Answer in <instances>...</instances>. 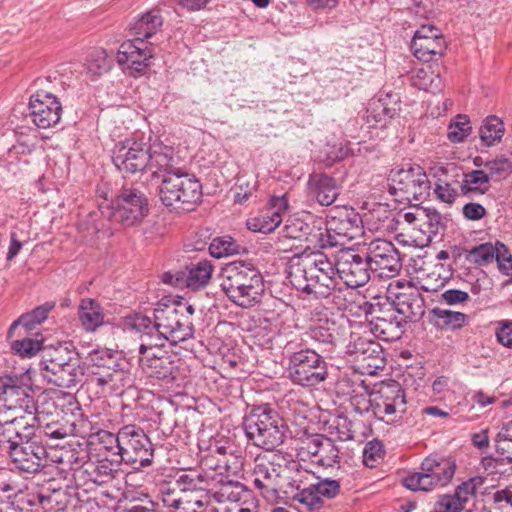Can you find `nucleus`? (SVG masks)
<instances>
[{
    "label": "nucleus",
    "instance_id": "obj_42",
    "mask_svg": "<svg viewBox=\"0 0 512 512\" xmlns=\"http://www.w3.org/2000/svg\"><path fill=\"white\" fill-rule=\"evenodd\" d=\"M317 221L307 223L300 218H290L282 228V235L287 239H306L312 243V234H314Z\"/></svg>",
    "mask_w": 512,
    "mask_h": 512
},
{
    "label": "nucleus",
    "instance_id": "obj_32",
    "mask_svg": "<svg viewBox=\"0 0 512 512\" xmlns=\"http://www.w3.org/2000/svg\"><path fill=\"white\" fill-rule=\"evenodd\" d=\"M163 19L159 11L151 10L142 14L134 23L130 25L131 35L135 41L144 45L145 39L152 37L162 26Z\"/></svg>",
    "mask_w": 512,
    "mask_h": 512
},
{
    "label": "nucleus",
    "instance_id": "obj_52",
    "mask_svg": "<svg viewBox=\"0 0 512 512\" xmlns=\"http://www.w3.org/2000/svg\"><path fill=\"white\" fill-rule=\"evenodd\" d=\"M239 244L230 236L217 237L209 245V252L215 258L233 255L239 252Z\"/></svg>",
    "mask_w": 512,
    "mask_h": 512
},
{
    "label": "nucleus",
    "instance_id": "obj_35",
    "mask_svg": "<svg viewBox=\"0 0 512 512\" xmlns=\"http://www.w3.org/2000/svg\"><path fill=\"white\" fill-rule=\"evenodd\" d=\"M91 383L102 388L108 386L112 390H118L130 384V377L119 366H112L111 370L92 371Z\"/></svg>",
    "mask_w": 512,
    "mask_h": 512
},
{
    "label": "nucleus",
    "instance_id": "obj_2",
    "mask_svg": "<svg viewBox=\"0 0 512 512\" xmlns=\"http://www.w3.org/2000/svg\"><path fill=\"white\" fill-rule=\"evenodd\" d=\"M220 286L227 297L243 308L254 306L264 292L261 273L252 264L231 262L220 272Z\"/></svg>",
    "mask_w": 512,
    "mask_h": 512
},
{
    "label": "nucleus",
    "instance_id": "obj_12",
    "mask_svg": "<svg viewBox=\"0 0 512 512\" xmlns=\"http://www.w3.org/2000/svg\"><path fill=\"white\" fill-rule=\"evenodd\" d=\"M25 434L27 437L18 441L9 456L19 470L36 473L44 467L47 451L40 438L35 434V423L25 426Z\"/></svg>",
    "mask_w": 512,
    "mask_h": 512
},
{
    "label": "nucleus",
    "instance_id": "obj_6",
    "mask_svg": "<svg viewBox=\"0 0 512 512\" xmlns=\"http://www.w3.org/2000/svg\"><path fill=\"white\" fill-rule=\"evenodd\" d=\"M391 193L397 196L400 202L417 205L430 195L431 182L427 174L419 165L409 163L394 168L389 175Z\"/></svg>",
    "mask_w": 512,
    "mask_h": 512
},
{
    "label": "nucleus",
    "instance_id": "obj_31",
    "mask_svg": "<svg viewBox=\"0 0 512 512\" xmlns=\"http://www.w3.org/2000/svg\"><path fill=\"white\" fill-rule=\"evenodd\" d=\"M42 376L48 382L58 387L72 388L82 381L84 371L79 360L72 361L59 369H52L50 372H43Z\"/></svg>",
    "mask_w": 512,
    "mask_h": 512
},
{
    "label": "nucleus",
    "instance_id": "obj_22",
    "mask_svg": "<svg viewBox=\"0 0 512 512\" xmlns=\"http://www.w3.org/2000/svg\"><path fill=\"white\" fill-rule=\"evenodd\" d=\"M313 254H295L289 260L288 278L298 291L314 296Z\"/></svg>",
    "mask_w": 512,
    "mask_h": 512
},
{
    "label": "nucleus",
    "instance_id": "obj_34",
    "mask_svg": "<svg viewBox=\"0 0 512 512\" xmlns=\"http://www.w3.org/2000/svg\"><path fill=\"white\" fill-rule=\"evenodd\" d=\"M72 361H79L76 353H72L66 346L43 349V356L40 362L41 373L50 372L52 369H59Z\"/></svg>",
    "mask_w": 512,
    "mask_h": 512
},
{
    "label": "nucleus",
    "instance_id": "obj_41",
    "mask_svg": "<svg viewBox=\"0 0 512 512\" xmlns=\"http://www.w3.org/2000/svg\"><path fill=\"white\" fill-rule=\"evenodd\" d=\"M433 170V176L436 178L433 188L434 194L439 201L452 205L458 197L457 189L446 179L447 172L445 168L438 167Z\"/></svg>",
    "mask_w": 512,
    "mask_h": 512
},
{
    "label": "nucleus",
    "instance_id": "obj_29",
    "mask_svg": "<svg viewBox=\"0 0 512 512\" xmlns=\"http://www.w3.org/2000/svg\"><path fill=\"white\" fill-rule=\"evenodd\" d=\"M399 110L397 99L392 100L391 95L380 96L373 99L369 103L367 109V119L376 127H385L390 119H392Z\"/></svg>",
    "mask_w": 512,
    "mask_h": 512
},
{
    "label": "nucleus",
    "instance_id": "obj_50",
    "mask_svg": "<svg viewBox=\"0 0 512 512\" xmlns=\"http://www.w3.org/2000/svg\"><path fill=\"white\" fill-rule=\"evenodd\" d=\"M350 338L349 345L347 346V352L349 354L371 357L379 352L380 346L366 337H361L356 333H352Z\"/></svg>",
    "mask_w": 512,
    "mask_h": 512
},
{
    "label": "nucleus",
    "instance_id": "obj_45",
    "mask_svg": "<svg viewBox=\"0 0 512 512\" xmlns=\"http://www.w3.org/2000/svg\"><path fill=\"white\" fill-rule=\"evenodd\" d=\"M504 130V124L500 118L496 116L487 117L479 131L481 142L487 147L495 145L502 139Z\"/></svg>",
    "mask_w": 512,
    "mask_h": 512
},
{
    "label": "nucleus",
    "instance_id": "obj_63",
    "mask_svg": "<svg viewBox=\"0 0 512 512\" xmlns=\"http://www.w3.org/2000/svg\"><path fill=\"white\" fill-rule=\"evenodd\" d=\"M484 484V478L481 476H476L468 479L459 485L455 492L457 497L461 498V500L466 503L470 497L474 496L477 489L480 488Z\"/></svg>",
    "mask_w": 512,
    "mask_h": 512
},
{
    "label": "nucleus",
    "instance_id": "obj_1",
    "mask_svg": "<svg viewBox=\"0 0 512 512\" xmlns=\"http://www.w3.org/2000/svg\"><path fill=\"white\" fill-rule=\"evenodd\" d=\"M175 304H160L154 309L153 319L136 314L128 325L141 334V338H151L152 341L177 345L193 336V323L190 319L182 318Z\"/></svg>",
    "mask_w": 512,
    "mask_h": 512
},
{
    "label": "nucleus",
    "instance_id": "obj_33",
    "mask_svg": "<svg viewBox=\"0 0 512 512\" xmlns=\"http://www.w3.org/2000/svg\"><path fill=\"white\" fill-rule=\"evenodd\" d=\"M78 318L86 331L94 332L104 323L103 308L98 301L83 298L78 307Z\"/></svg>",
    "mask_w": 512,
    "mask_h": 512
},
{
    "label": "nucleus",
    "instance_id": "obj_60",
    "mask_svg": "<svg viewBox=\"0 0 512 512\" xmlns=\"http://www.w3.org/2000/svg\"><path fill=\"white\" fill-rule=\"evenodd\" d=\"M495 250V245L491 243L481 244L470 250L469 259L480 266L488 264L494 260Z\"/></svg>",
    "mask_w": 512,
    "mask_h": 512
},
{
    "label": "nucleus",
    "instance_id": "obj_16",
    "mask_svg": "<svg viewBox=\"0 0 512 512\" xmlns=\"http://www.w3.org/2000/svg\"><path fill=\"white\" fill-rule=\"evenodd\" d=\"M112 161L124 173L140 172L149 164V150L145 144L136 141L119 142L112 151Z\"/></svg>",
    "mask_w": 512,
    "mask_h": 512
},
{
    "label": "nucleus",
    "instance_id": "obj_28",
    "mask_svg": "<svg viewBox=\"0 0 512 512\" xmlns=\"http://www.w3.org/2000/svg\"><path fill=\"white\" fill-rule=\"evenodd\" d=\"M218 494L226 495L229 501H233L234 509L231 512H258V499L239 482H229L220 493H216L214 496L216 497Z\"/></svg>",
    "mask_w": 512,
    "mask_h": 512
},
{
    "label": "nucleus",
    "instance_id": "obj_23",
    "mask_svg": "<svg viewBox=\"0 0 512 512\" xmlns=\"http://www.w3.org/2000/svg\"><path fill=\"white\" fill-rule=\"evenodd\" d=\"M393 312L406 325L408 322H416L425 313L424 299L414 288L408 287L406 291L395 295Z\"/></svg>",
    "mask_w": 512,
    "mask_h": 512
},
{
    "label": "nucleus",
    "instance_id": "obj_64",
    "mask_svg": "<svg viewBox=\"0 0 512 512\" xmlns=\"http://www.w3.org/2000/svg\"><path fill=\"white\" fill-rule=\"evenodd\" d=\"M465 503L461 498L457 497L456 492L454 495H443L435 504L436 512H460L464 509Z\"/></svg>",
    "mask_w": 512,
    "mask_h": 512
},
{
    "label": "nucleus",
    "instance_id": "obj_43",
    "mask_svg": "<svg viewBox=\"0 0 512 512\" xmlns=\"http://www.w3.org/2000/svg\"><path fill=\"white\" fill-rule=\"evenodd\" d=\"M114 472L113 463L107 459L87 464L83 471L87 474L88 480L97 485L110 482L114 478Z\"/></svg>",
    "mask_w": 512,
    "mask_h": 512
},
{
    "label": "nucleus",
    "instance_id": "obj_47",
    "mask_svg": "<svg viewBox=\"0 0 512 512\" xmlns=\"http://www.w3.org/2000/svg\"><path fill=\"white\" fill-rule=\"evenodd\" d=\"M312 243L317 244L320 248H332L343 246L346 241L342 236L336 235L329 229V223L321 220L317 221L314 234H312Z\"/></svg>",
    "mask_w": 512,
    "mask_h": 512
},
{
    "label": "nucleus",
    "instance_id": "obj_57",
    "mask_svg": "<svg viewBox=\"0 0 512 512\" xmlns=\"http://www.w3.org/2000/svg\"><path fill=\"white\" fill-rule=\"evenodd\" d=\"M470 121L466 115H458L449 126L448 139L451 142H462L471 132Z\"/></svg>",
    "mask_w": 512,
    "mask_h": 512
},
{
    "label": "nucleus",
    "instance_id": "obj_37",
    "mask_svg": "<svg viewBox=\"0 0 512 512\" xmlns=\"http://www.w3.org/2000/svg\"><path fill=\"white\" fill-rule=\"evenodd\" d=\"M32 423L26 421L24 418L15 417L6 425L4 430L0 432V449L6 451L8 454L11 453L12 448L15 447L20 439L26 438L25 426H31Z\"/></svg>",
    "mask_w": 512,
    "mask_h": 512
},
{
    "label": "nucleus",
    "instance_id": "obj_55",
    "mask_svg": "<svg viewBox=\"0 0 512 512\" xmlns=\"http://www.w3.org/2000/svg\"><path fill=\"white\" fill-rule=\"evenodd\" d=\"M414 85L419 89L427 92L437 93L441 91V79L438 74L433 71H426L421 69L417 72Z\"/></svg>",
    "mask_w": 512,
    "mask_h": 512
},
{
    "label": "nucleus",
    "instance_id": "obj_56",
    "mask_svg": "<svg viewBox=\"0 0 512 512\" xmlns=\"http://www.w3.org/2000/svg\"><path fill=\"white\" fill-rule=\"evenodd\" d=\"M42 344V340L23 338L21 340H15L11 345V349L15 354L21 357L30 358L43 349Z\"/></svg>",
    "mask_w": 512,
    "mask_h": 512
},
{
    "label": "nucleus",
    "instance_id": "obj_59",
    "mask_svg": "<svg viewBox=\"0 0 512 512\" xmlns=\"http://www.w3.org/2000/svg\"><path fill=\"white\" fill-rule=\"evenodd\" d=\"M489 180H501L507 178L512 172V163L508 159H495L485 164Z\"/></svg>",
    "mask_w": 512,
    "mask_h": 512
},
{
    "label": "nucleus",
    "instance_id": "obj_8",
    "mask_svg": "<svg viewBox=\"0 0 512 512\" xmlns=\"http://www.w3.org/2000/svg\"><path fill=\"white\" fill-rule=\"evenodd\" d=\"M456 464L450 459L425 458L419 472L407 475L403 483L412 491H431L446 486L454 476Z\"/></svg>",
    "mask_w": 512,
    "mask_h": 512
},
{
    "label": "nucleus",
    "instance_id": "obj_11",
    "mask_svg": "<svg viewBox=\"0 0 512 512\" xmlns=\"http://www.w3.org/2000/svg\"><path fill=\"white\" fill-rule=\"evenodd\" d=\"M374 417L386 423L401 420L407 412L405 390L399 382H383L373 391Z\"/></svg>",
    "mask_w": 512,
    "mask_h": 512
},
{
    "label": "nucleus",
    "instance_id": "obj_7",
    "mask_svg": "<svg viewBox=\"0 0 512 512\" xmlns=\"http://www.w3.org/2000/svg\"><path fill=\"white\" fill-rule=\"evenodd\" d=\"M161 342L151 338H141L139 346V363L143 372L152 378L174 380L180 364V358L173 353L163 350Z\"/></svg>",
    "mask_w": 512,
    "mask_h": 512
},
{
    "label": "nucleus",
    "instance_id": "obj_19",
    "mask_svg": "<svg viewBox=\"0 0 512 512\" xmlns=\"http://www.w3.org/2000/svg\"><path fill=\"white\" fill-rule=\"evenodd\" d=\"M29 110L32 121L42 129L55 126L61 119V103L48 92L41 91L33 95L30 99Z\"/></svg>",
    "mask_w": 512,
    "mask_h": 512
},
{
    "label": "nucleus",
    "instance_id": "obj_26",
    "mask_svg": "<svg viewBox=\"0 0 512 512\" xmlns=\"http://www.w3.org/2000/svg\"><path fill=\"white\" fill-rule=\"evenodd\" d=\"M149 150V164L146 169L152 174L169 176L172 173H179L181 168L176 167L177 159L174 157V151L171 147L154 145L148 148Z\"/></svg>",
    "mask_w": 512,
    "mask_h": 512
},
{
    "label": "nucleus",
    "instance_id": "obj_27",
    "mask_svg": "<svg viewBox=\"0 0 512 512\" xmlns=\"http://www.w3.org/2000/svg\"><path fill=\"white\" fill-rule=\"evenodd\" d=\"M406 325L394 313H388L385 316L376 317L368 323L369 331L383 341L393 342L399 340Z\"/></svg>",
    "mask_w": 512,
    "mask_h": 512
},
{
    "label": "nucleus",
    "instance_id": "obj_38",
    "mask_svg": "<svg viewBox=\"0 0 512 512\" xmlns=\"http://www.w3.org/2000/svg\"><path fill=\"white\" fill-rule=\"evenodd\" d=\"M467 315L436 307L431 311V322L439 329L455 330L465 325Z\"/></svg>",
    "mask_w": 512,
    "mask_h": 512
},
{
    "label": "nucleus",
    "instance_id": "obj_58",
    "mask_svg": "<svg viewBox=\"0 0 512 512\" xmlns=\"http://www.w3.org/2000/svg\"><path fill=\"white\" fill-rule=\"evenodd\" d=\"M121 428L117 434H113L107 430H100L95 434V438L98 444L108 451L112 452L113 455L119 456L121 447Z\"/></svg>",
    "mask_w": 512,
    "mask_h": 512
},
{
    "label": "nucleus",
    "instance_id": "obj_46",
    "mask_svg": "<svg viewBox=\"0 0 512 512\" xmlns=\"http://www.w3.org/2000/svg\"><path fill=\"white\" fill-rule=\"evenodd\" d=\"M489 190V176L483 170H473L464 174L461 191L464 195L484 194Z\"/></svg>",
    "mask_w": 512,
    "mask_h": 512
},
{
    "label": "nucleus",
    "instance_id": "obj_62",
    "mask_svg": "<svg viewBox=\"0 0 512 512\" xmlns=\"http://www.w3.org/2000/svg\"><path fill=\"white\" fill-rule=\"evenodd\" d=\"M383 447L378 441L368 442L363 450V463L365 466L373 468L382 459Z\"/></svg>",
    "mask_w": 512,
    "mask_h": 512
},
{
    "label": "nucleus",
    "instance_id": "obj_20",
    "mask_svg": "<svg viewBox=\"0 0 512 512\" xmlns=\"http://www.w3.org/2000/svg\"><path fill=\"white\" fill-rule=\"evenodd\" d=\"M314 297L327 298L337 288L339 273L336 260L332 262L324 253H313Z\"/></svg>",
    "mask_w": 512,
    "mask_h": 512
},
{
    "label": "nucleus",
    "instance_id": "obj_44",
    "mask_svg": "<svg viewBox=\"0 0 512 512\" xmlns=\"http://www.w3.org/2000/svg\"><path fill=\"white\" fill-rule=\"evenodd\" d=\"M178 512H207L210 496L207 491L181 493Z\"/></svg>",
    "mask_w": 512,
    "mask_h": 512
},
{
    "label": "nucleus",
    "instance_id": "obj_14",
    "mask_svg": "<svg viewBox=\"0 0 512 512\" xmlns=\"http://www.w3.org/2000/svg\"><path fill=\"white\" fill-rule=\"evenodd\" d=\"M336 265L340 280L351 288L364 286L373 274L367 255L362 256L350 248L340 249Z\"/></svg>",
    "mask_w": 512,
    "mask_h": 512
},
{
    "label": "nucleus",
    "instance_id": "obj_53",
    "mask_svg": "<svg viewBox=\"0 0 512 512\" xmlns=\"http://www.w3.org/2000/svg\"><path fill=\"white\" fill-rule=\"evenodd\" d=\"M497 453L505 456L512 463V420L502 426L495 438Z\"/></svg>",
    "mask_w": 512,
    "mask_h": 512
},
{
    "label": "nucleus",
    "instance_id": "obj_5",
    "mask_svg": "<svg viewBox=\"0 0 512 512\" xmlns=\"http://www.w3.org/2000/svg\"><path fill=\"white\" fill-rule=\"evenodd\" d=\"M103 216L124 226L140 224L149 214V201L145 193L134 186L121 188L111 205H99Z\"/></svg>",
    "mask_w": 512,
    "mask_h": 512
},
{
    "label": "nucleus",
    "instance_id": "obj_36",
    "mask_svg": "<svg viewBox=\"0 0 512 512\" xmlns=\"http://www.w3.org/2000/svg\"><path fill=\"white\" fill-rule=\"evenodd\" d=\"M55 307L54 302H46L36 308H34L31 312L25 313L21 315L16 321H14L9 330H8V338L13 336L14 330L19 326H23L26 331H30L34 329L37 325L44 322L48 314Z\"/></svg>",
    "mask_w": 512,
    "mask_h": 512
},
{
    "label": "nucleus",
    "instance_id": "obj_51",
    "mask_svg": "<svg viewBox=\"0 0 512 512\" xmlns=\"http://www.w3.org/2000/svg\"><path fill=\"white\" fill-rule=\"evenodd\" d=\"M181 493L173 482H164L158 487L157 498L171 512H178Z\"/></svg>",
    "mask_w": 512,
    "mask_h": 512
},
{
    "label": "nucleus",
    "instance_id": "obj_17",
    "mask_svg": "<svg viewBox=\"0 0 512 512\" xmlns=\"http://www.w3.org/2000/svg\"><path fill=\"white\" fill-rule=\"evenodd\" d=\"M446 49V42L438 28L422 25L413 36L411 50L414 56L424 62L441 57Z\"/></svg>",
    "mask_w": 512,
    "mask_h": 512
},
{
    "label": "nucleus",
    "instance_id": "obj_49",
    "mask_svg": "<svg viewBox=\"0 0 512 512\" xmlns=\"http://www.w3.org/2000/svg\"><path fill=\"white\" fill-rule=\"evenodd\" d=\"M335 332V323L325 319L311 324L306 334L315 342L333 345L336 340Z\"/></svg>",
    "mask_w": 512,
    "mask_h": 512
},
{
    "label": "nucleus",
    "instance_id": "obj_15",
    "mask_svg": "<svg viewBox=\"0 0 512 512\" xmlns=\"http://www.w3.org/2000/svg\"><path fill=\"white\" fill-rule=\"evenodd\" d=\"M367 258L373 275L378 278H392L402 267L398 249L388 240L372 241L367 248Z\"/></svg>",
    "mask_w": 512,
    "mask_h": 512
},
{
    "label": "nucleus",
    "instance_id": "obj_4",
    "mask_svg": "<svg viewBox=\"0 0 512 512\" xmlns=\"http://www.w3.org/2000/svg\"><path fill=\"white\" fill-rule=\"evenodd\" d=\"M202 197V185L193 175L185 171L164 176L160 186L162 203L177 212L192 211Z\"/></svg>",
    "mask_w": 512,
    "mask_h": 512
},
{
    "label": "nucleus",
    "instance_id": "obj_21",
    "mask_svg": "<svg viewBox=\"0 0 512 512\" xmlns=\"http://www.w3.org/2000/svg\"><path fill=\"white\" fill-rule=\"evenodd\" d=\"M288 200L285 195L273 196L269 206L258 216L249 218L246 226L253 232L270 233L274 231L283 220V213L288 209Z\"/></svg>",
    "mask_w": 512,
    "mask_h": 512
},
{
    "label": "nucleus",
    "instance_id": "obj_3",
    "mask_svg": "<svg viewBox=\"0 0 512 512\" xmlns=\"http://www.w3.org/2000/svg\"><path fill=\"white\" fill-rule=\"evenodd\" d=\"M243 429L249 442L266 451L283 444L288 427L279 413L267 406H259L244 417Z\"/></svg>",
    "mask_w": 512,
    "mask_h": 512
},
{
    "label": "nucleus",
    "instance_id": "obj_24",
    "mask_svg": "<svg viewBox=\"0 0 512 512\" xmlns=\"http://www.w3.org/2000/svg\"><path fill=\"white\" fill-rule=\"evenodd\" d=\"M329 229L336 235L342 236L348 242L363 234L361 216L352 209H343L328 216Z\"/></svg>",
    "mask_w": 512,
    "mask_h": 512
},
{
    "label": "nucleus",
    "instance_id": "obj_54",
    "mask_svg": "<svg viewBox=\"0 0 512 512\" xmlns=\"http://www.w3.org/2000/svg\"><path fill=\"white\" fill-rule=\"evenodd\" d=\"M317 462L325 467H333L340 462V450L331 438L324 437L319 448Z\"/></svg>",
    "mask_w": 512,
    "mask_h": 512
},
{
    "label": "nucleus",
    "instance_id": "obj_18",
    "mask_svg": "<svg viewBox=\"0 0 512 512\" xmlns=\"http://www.w3.org/2000/svg\"><path fill=\"white\" fill-rule=\"evenodd\" d=\"M152 50L144 43L128 40L122 43L117 52V62L131 77L140 76L149 66Z\"/></svg>",
    "mask_w": 512,
    "mask_h": 512
},
{
    "label": "nucleus",
    "instance_id": "obj_13",
    "mask_svg": "<svg viewBox=\"0 0 512 512\" xmlns=\"http://www.w3.org/2000/svg\"><path fill=\"white\" fill-rule=\"evenodd\" d=\"M12 381L13 383H10L7 392L5 407L9 410L20 409L24 411L31 418L32 423H37V425L41 426L47 416L53 414L51 408L55 411L57 410L55 402L48 401L46 403L48 408L45 409L43 405L40 406L35 403L32 395L33 390L29 385L24 384L16 376H12Z\"/></svg>",
    "mask_w": 512,
    "mask_h": 512
},
{
    "label": "nucleus",
    "instance_id": "obj_25",
    "mask_svg": "<svg viewBox=\"0 0 512 512\" xmlns=\"http://www.w3.org/2000/svg\"><path fill=\"white\" fill-rule=\"evenodd\" d=\"M307 185L309 194L322 206L333 204L340 194V185L325 173L311 174Z\"/></svg>",
    "mask_w": 512,
    "mask_h": 512
},
{
    "label": "nucleus",
    "instance_id": "obj_48",
    "mask_svg": "<svg viewBox=\"0 0 512 512\" xmlns=\"http://www.w3.org/2000/svg\"><path fill=\"white\" fill-rule=\"evenodd\" d=\"M212 271L213 266L208 260L192 265L186 279L187 286L193 290L205 287L211 279Z\"/></svg>",
    "mask_w": 512,
    "mask_h": 512
},
{
    "label": "nucleus",
    "instance_id": "obj_61",
    "mask_svg": "<svg viewBox=\"0 0 512 512\" xmlns=\"http://www.w3.org/2000/svg\"><path fill=\"white\" fill-rule=\"evenodd\" d=\"M88 359L93 366L104 371L111 370L112 366H119L116 359L107 350H94L89 353Z\"/></svg>",
    "mask_w": 512,
    "mask_h": 512
},
{
    "label": "nucleus",
    "instance_id": "obj_30",
    "mask_svg": "<svg viewBox=\"0 0 512 512\" xmlns=\"http://www.w3.org/2000/svg\"><path fill=\"white\" fill-rule=\"evenodd\" d=\"M280 466L276 467L272 461L258 459L254 467L253 483L262 494H274L277 491Z\"/></svg>",
    "mask_w": 512,
    "mask_h": 512
},
{
    "label": "nucleus",
    "instance_id": "obj_39",
    "mask_svg": "<svg viewBox=\"0 0 512 512\" xmlns=\"http://www.w3.org/2000/svg\"><path fill=\"white\" fill-rule=\"evenodd\" d=\"M180 493L207 491L208 480L204 473L190 470L179 474L173 482Z\"/></svg>",
    "mask_w": 512,
    "mask_h": 512
},
{
    "label": "nucleus",
    "instance_id": "obj_10",
    "mask_svg": "<svg viewBox=\"0 0 512 512\" xmlns=\"http://www.w3.org/2000/svg\"><path fill=\"white\" fill-rule=\"evenodd\" d=\"M120 462L133 469L150 466L154 457L152 443L144 430L134 424L121 427Z\"/></svg>",
    "mask_w": 512,
    "mask_h": 512
},
{
    "label": "nucleus",
    "instance_id": "obj_40",
    "mask_svg": "<svg viewBox=\"0 0 512 512\" xmlns=\"http://www.w3.org/2000/svg\"><path fill=\"white\" fill-rule=\"evenodd\" d=\"M86 73L92 80L107 73L112 67V60L101 48L91 50L86 58Z\"/></svg>",
    "mask_w": 512,
    "mask_h": 512
},
{
    "label": "nucleus",
    "instance_id": "obj_9",
    "mask_svg": "<svg viewBox=\"0 0 512 512\" xmlns=\"http://www.w3.org/2000/svg\"><path fill=\"white\" fill-rule=\"evenodd\" d=\"M288 373L294 384L315 387L327 379L328 367L323 356L307 348L289 357Z\"/></svg>",
    "mask_w": 512,
    "mask_h": 512
}]
</instances>
